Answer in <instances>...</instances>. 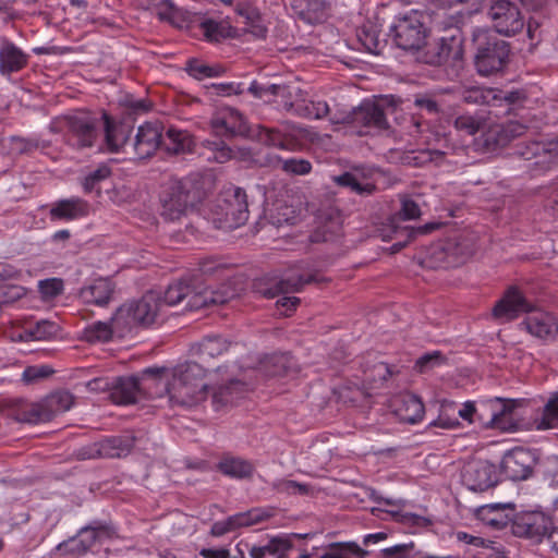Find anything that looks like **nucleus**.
Wrapping results in <instances>:
<instances>
[{
  "label": "nucleus",
  "mask_w": 558,
  "mask_h": 558,
  "mask_svg": "<svg viewBox=\"0 0 558 558\" xmlns=\"http://www.w3.org/2000/svg\"><path fill=\"white\" fill-rule=\"evenodd\" d=\"M339 186L349 187L351 191L360 195H371L375 192L376 186L373 183H361L351 172H344L333 178Z\"/></svg>",
  "instance_id": "09e8293b"
},
{
  "label": "nucleus",
  "mask_w": 558,
  "mask_h": 558,
  "mask_svg": "<svg viewBox=\"0 0 558 558\" xmlns=\"http://www.w3.org/2000/svg\"><path fill=\"white\" fill-rule=\"evenodd\" d=\"M88 203L82 198L73 197L57 202L50 209L51 219L73 220L88 214Z\"/></svg>",
  "instance_id": "7c9ffc66"
},
{
  "label": "nucleus",
  "mask_w": 558,
  "mask_h": 558,
  "mask_svg": "<svg viewBox=\"0 0 558 558\" xmlns=\"http://www.w3.org/2000/svg\"><path fill=\"white\" fill-rule=\"evenodd\" d=\"M114 293V283L108 278L95 279L80 291L81 299L88 304L107 305Z\"/></svg>",
  "instance_id": "a878e982"
},
{
  "label": "nucleus",
  "mask_w": 558,
  "mask_h": 558,
  "mask_svg": "<svg viewBox=\"0 0 558 558\" xmlns=\"http://www.w3.org/2000/svg\"><path fill=\"white\" fill-rule=\"evenodd\" d=\"M117 332L120 336L121 333L113 325V320L111 323L97 322L84 329V339L87 342H107L112 338V335Z\"/></svg>",
  "instance_id": "79ce46f5"
},
{
  "label": "nucleus",
  "mask_w": 558,
  "mask_h": 558,
  "mask_svg": "<svg viewBox=\"0 0 558 558\" xmlns=\"http://www.w3.org/2000/svg\"><path fill=\"white\" fill-rule=\"evenodd\" d=\"M263 165L272 168L280 167L284 172L295 175H304L310 173L312 170V165L306 159L290 158L282 160L276 155H266Z\"/></svg>",
  "instance_id": "4c0bfd02"
},
{
  "label": "nucleus",
  "mask_w": 558,
  "mask_h": 558,
  "mask_svg": "<svg viewBox=\"0 0 558 558\" xmlns=\"http://www.w3.org/2000/svg\"><path fill=\"white\" fill-rule=\"evenodd\" d=\"M420 216L421 209L418 204L409 197H403L400 210L389 219L388 225H390V229L395 233L396 227H400L399 221L416 219Z\"/></svg>",
  "instance_id": "de8ad7c7"
},
{
  "label": "nucleus",
  "mask_w": 558,
  "mask_h": 558,
  "mask_svg": "<svg viewBox=\"0 0 558 558\" xmlns=\"http://www.w3.org/2000/svg\"><path fill=\"white\" fill-rule=\"evenodd\" d=\"M260 521V517L254 511L239 513L228 518L226 521L215 522L211 526L213 536H222L238 527L250 526Z\"/></svg>",
  "instance_id": "72a5a7b5"
},
{
  "label": "nucleus",
  "mask_w": 558,
  "mask_h": 558,
  "mask_svg": "<svg viewBox=\"0 0 558 558\" xmlns=\"http://www.w3.org/2000/svg\"><path fill=\"white\" fill-rule=\"evenodd\" d=\"M194 147L193 136L185 130L169 128L162 134L161 148L168 154L179 155L192 151Z\"/></svg>",
  "instance_id": "c756f323"
},
{
  "label": "nucleus",
  "mask_w": 558,
  "mask_h": 558,
  "mask_svg": "<svg viewBox=\"0 0 558 558\" xmlns=\"http://www.w3.org/2000/svg\"><path fill=\"white\" fill-rule=\"evenodd\" d=\"M463 59V36L459 27H449L433 43L428 44L421 60L434 66H460Z\"/></svg>",
  "instance_id": "423d86ee"
},
{
  "label": "nucleus",
  "mask_w": 558,
  "mask_h": 558,
  "mask_svg": "<svg viewBox=\"0 0 558 558\" xmlns=\"http://www.w3.org/2000/svg\"><path fill=\"white\" fill-rule=\"evenodd\" d=\"M391 33L396 45L403 50H418L426 38V28L416 12L399 17Z\"/></svg>",
  "instance_id": "1a4fd4ad"
},
{
  "label": "nucleus",
  "mask_w": 558,
  "mask_h": 558,
  "mask_svg": "<svg viewBox=\"0 0 558 558\" xmlns=\"http://www.w3.org/2000/svg\"><path fill=\"white\" fill-rule=\"evenodd\" d=\"M393 404L396 414L405 423H417L424 416V404L415 395L400 396L395 400Z\"/></svg>",
  "instance_id": "cd10ccee"
},
{
  "label": "nucleus",
  "mask_w": 558,
  "mask_h": 558,
  "mask_svg": "<svg viewBox=\"0 0 558 558\" xmlns=\"http://www.w3.org/2000/svg\"><path fill=\"white\" fill-rule=\"evenodd\" d=\"M488 15L495 31L505 36H513L524 27V17L518 5L508 0H496L489 8Z\"/></svg>",
  "instance_id": "9b49d317"
},
{
  "label": "nucleus",
  "mask_w": 558,
  "mask_h": 558,
  "mask_svg": "<svg viewBox=\"0 0 558 558\" xmlns=\"http://www.w3.org/2000/svg\"><path fill=\"white\" fill-rule=\"evenodd\" d=\"M230 344L231 343L221 336H208L198 343L197 352L202 361L207 362L227 352Z\"/></svg>",
  "instance_id": "ea45409f"
},
{
  "label": "nucleus",
  "mask_w": 558,
  "mask_h": 558,
  "mask_svg": "<svg viewBox=\"0 0 558 558\" xmlns=\"http://www.w3.org/2000/svg\"><path fill=\"white\" fill-rule=\"evenodd\" d=\"M291 8L300 20L315 25L328 19L330 3L326 0H292Z\"/></svg>",
  "instance_id": "5701e85b"
},
{
  "label": "nucleus",
  "mask_w": 558,
  "mask_h": 558,
  "mask_svg": "<svg viewBox=\"0 0 558 558\" xmlns=\"http://www.w3.org/2000/svg\"><path fill=\"white\" fill-rule=\"evenodd\" d=\"M313 101H307L305 99V95L302 96L300 99H295L294 101H284L282 105V108L287 112H291L298 117L305 118V119H313V109H312Z\"/></svg>",
  "instance_id": "bf43d9fd"
},
{
  "label": "nucleus",
  "mask_w": 558,
  "mask_h": 558,
  "mask_svg": "<svg viewBox=\"0 0 558 558\" xmlns=\"http://www.w3.org/2000/svg\"><path fill=\"white\" fill-rule=\"evenodd\" d=\"M49 418L52 420L57 414L70 410L73 405L74 397L66 390H59L50 393L44 400Z\"/></svg>",
  "instance_id": "a19ab883"
},
{
  "label": "nucleus",
  "mask_w": 558,
  "mask_h": 558,
  "mask_svg": "<svg viewBox=\"0 0 558 558\" xmlns=\"http://www.w3.org/2000/svg\"><path fill=\"white\" fill-rule=\"evenodd\" d=\"M349 554L364 557L367 555V551L355 543L333 544L330 551L325 553L320 558H350Z\"/></svg>",
  "instance_id": "864d4df0"
},
{
  "label": "nucleus",
  "mask_w": 558,
  "mask_h": 558,
  "mask_svg": "<svg viewBox=\"0 0 558 558\" xmlns=\"http://www.w3.org/2000/svg\"><path fill=\"white\" fill-rule=\"evenodd\" d=\"M197 295L198 296H193L192 306L201 310L211 305H222L235 298L236 292L229 284H223L218 290L207 288L199 289V287H197Z\"/></svg>",
  "instance_id": "c85d7f7f"
},
{
  "label": "nucleus",
  "mask_w": 558,
  "mask_h": 558,
  "mask_svg": "<svg viewBox=\"0 0 558 558\" xmlns=\"http://www.w3.org/2000/svg\"><path fill=\"white\" fill-rule=\"evenodd\" d=\"M488 117L482 111L474 113L462 112L454 117L453 128L460 135L474 136L483 131L487 124Z\"/></svg>",
  "instance_id": "2f4dec72"
},
{
  "label": "nucleus",
  "mask_w": 558,
  "mask_h": 558,
  "mask_svg": "<svg viewBox=\"0 0 558 558\" xmlns=\"http://www.w3.org/2000/svg\"><path fill=\"white\" fill-rule=\"evenodd\" d=\"M481 140L484 150L488 153L507 146L502 123L489 125L486 131H483Z\"/></svg>",
  "instance_id": "c03bdc74"
},
{
  "label": "nucleus",
  "mask_w": 558,
  "mask_h": 558,
  "mask_svg": "<svg viewBox=\"0 0 558 558\" xmlns=\"http://www.w3.org/2000/svg\"><path fill=\"white\" fill-rule=\"evenodd\" d=\"M353 126L386 130L388 122L383 107L373 101H363L359 107L353 108Z\"/></svg>",
  "instance_id": "412c9836"
},
{
  "label": "nucleus",
  "mask_w": 558,
  "mask_h": 558,
  "mask_svg": "<svg viewBox=\"0 0 558 558\" xmlns=\"http://www.w3.org/2000/svg\"><path fill=\"white\" fill-rule=\"evenodd\" d=\"M442 226L440 222H427L420 227H396L395 233H404L408 239H414L417 235H425L434 232L435 230L439 229Z\"/></svg>",
  "instance_id": "e2e57ef3"
},
{
  "label": "nucleus",
  "mask_w": 558,
  "mask_h": 558,
  "mask_svg": "<svg viewBox=\"0 0 558 558\" xmlns=\"http://www.w3.org/2000/svg\"><path fill=\"white\" fill-rule=\"evenodd\" d=\"M206 146L213 151V159L219 163H223L231 159L232 150L222 141H207Z\"/></svg>",
  "instance_id": "774afa93"
},
{
  "label": "nucleus",
  "mask_w": 558,
  "mask_h": 558,
  "mask_svg": "<svg viewBox=\"0 0 558 558\" xmlns=\"http://www.w3.org/2000/svg\"><path fill=\"white\" fill-rule=\"evenodd\" d=\"M478 515L487 525L504 529L515 515V505L512 502H496L484 505L478 509Z\"/></svg>",
  "instance_id": "393cba45"
},
{
  "label": "nucleus",
  "mask_w": 558,
  "mask_h": 558,
  "mask_svg": "<svg viewBox=\"0 0 558 558\" xmlns=\"http://www.w3.org/2000/svg\"><path fill=\"white\" fill-rule=\"evenodd\" d=\"M527 316L521 326L534 337L545 339L558 330L553 315L546 312H535V306L515 287H510L504 296L495 304L493 316L501 322H511L523 313H533Z\"/></svg>",
  "instance_id": "f257e3e1"
},
{
  "label": "nucleus",
  "mask_w": 558,
  "mask_h": 558,
  "mask_svg": "<svg viewBox=\"0 0 558 558\" xmlns=\"http://www.w3.org/2000/svg\"><path fill=\"white\" fill-rule=\"evenodd\" d=\"M462 481L469 489L484 492L498 482L496 466L486 460H472L463 468Z\"/></svg>",
  "instance_id": "f3484780"
},
{
  "label": "nucleus",
  "mask_w": 558,
  "mask_h": 558,
  "mask_svg": "<svg viewBox=\"0 0 558 558\" xmlns=\"http://www.w3.org/2000/svg\"><path fill=\"white\" fill-rule=\"evenodd\" d=\"M187 72L196 80L219 75V71L216 68L203 64L197 60H190L187 62Z\"/></svg>",
  "instance_id": "69168bd1"
},
{
  "label": "nucleus",
  "mask_w": 558,
  "mask_h": 558,
  "mask_svg": "<svg viewBox=\"0 0 558 558\" xmlns=\"http://www.w3.org/2000/svg\"><path fill=\"white\" fill-rule=\"evenodd\" d=\"M163 126L160 122H146L137 129L132 147L140 159L151 157L162 144Z\"/></svg>",
  "instance_id": "6ab92c4d"
},
{
  "label": "nucleus",
  "mask_w": 558,
  "mask_h": 558,
  "mask_svg": "<svg viewBox=\"0 0 558 558\" xmlns=\"http://www.w3.org/2000/svg\"><path fill=\"white\" fill-rule=\"evenodd\" d=\"M199 271L204 276L222 278L230 271V266L217 258H204L199 262Z\"/></svg>",
  "instance_id": "4d7b16f0"
},
{
  "label": "nucleus",
  "mask_w": 558,
  "mask_h": 558,
  "mask_svg": "<svg viewBox=\"0 0 558 558\" xmlns=\"http://www.w3.org/2000/svg\"><path fill=\"white\" fill-rule=\"evenodd\" d=\"M473 44L476 50L474 63L481 75L488 76L504 69L510 53L507 41L478 29L473 34Z\"/></svg>",
  "instance_id": "39448f33"
},
{
  "label": "nucleus",
  "mask_w": 558,
  "mask_h": 558,
  "mask_svg": "<svg viewBox=\"0 0 558 558\" xmlns=\"http://www.w3.org/2000/svg\"><path fill=\"white\" fill-rule=\"evenodd\" d=\"M52 373L53 369L47 365L27 366L22 374V381L32 385L49 377Z\"/></svg>",
  "instance_id": "680f3d73"
},
{
  "label": "nucleus",
  "mask_w": 558,
  "mask_h": 558,
  "mask_svg": "<svg viewBox=\"0 0 558 558\" xmlns=\"http://www.w3.org/2000/svg\"><path fill=\"white\" fill-rule=\"evenodd\" d=\"M359 41L371 53L379 54L384 45L379 40L378 31L372 23L364 24L357 29Z\"/></svg>",
  "instance_id": "a18cd8bd"
},
{
  "label": "nucleus",
  "mask_w": 558,
  "mask_h": 558,
  "mask_svg": "<svg viewBox=\"0 0 558 558\" xmlns=\"http://www.w3.org/2000/svg\"><path fill=\"white\" fill-rule=\"evenodd\" d=\"M223 114H226L229 122V133L231 135H244L248 131L247 124L243 116L234 108L225 107Z\"/></svg>",
  "instance_id": "5fc2aeb1"
},
{
  "label": "nucleus",
  "mask_w": 558,
  "mask_h": 558,
  "mask_svg": "<svg viewBox=\"0 0 558 558\" xmlns=\"http://www.w3.org/2000/svg\"><path fill=\"white\" fill-rule=\"evenodd\" d=\"M292 548V542L289 537H275L265 546H254L250 550L252 558H284Z\"/></svg>",
  "instance_id": "e433bc0d"
},
{
  "label": "nucleus",
  "mask_w": 558,
  "mask_h": 558,
  "mask_svg": "<svg viewBox=\"0 0 558 558\" xmlns=\"http://www.w3.org/2000/svg\"><path fill=\"white\" fill-rule=\"evenodd\" d=\"M27 63L28 54L7 38L1 39L0 73L2 75L10 76L12 73L20 72Z\"/></svg>",
  "instance_id": "b1692460"
},
{
  "label": "nucleus",
  "mask_w": 558,
  "mask_h": 558,
  "mask_svg": "<svg viewBox=\"0 0 558 558\" xmlns=\"http://www.w3.org/2000/svg\"><path fill=\"white\" fill-rule=\"evenodd\" d=\"M272 488L279 494L287 495H307L310 486L291 480H279L271 484Z\"/></svg>",
  "instance_id": "13d9d810"
},
{
  "label": "nucleus",
  "mask_w": 558,
  "mask_h": 558,
  "mask_svg": "<svg viewBox=\"0 0 558 558\" xmlns=\"http://www.w3.org/2000/svg\"><path fill=\"white\" fill-rule=\"evenodd\" d=\"M166 367H148L137 376L141 396L147 398H161L168 395L169 383L166 380Z\"/></svg>",
  "instance_id": "aec40b11"
},
{
  "label": "nucleus",
  "mask_w": 558,
  "mask_h": 558,
  "mask_svg": "<svg viewBox=\"0 0 558 558\" xmlns=\"http://www.w3.org/2000/svg\"><path fill=\"white\" fill-rule=\"evenodd\" d=\"M25 289L22 286L1 283L0 284V308L10 305L25 295Z\"/></svg>",
  "instance_id": "052dcab7"
},
{
  "label": "nucleus",
  "mask_w": 558,
  "mask_h": 558,
  "mask_svg": "<svg viewBox=\"0 0 558 558\" xmlns=\"http://www.w3.org/2000/svg\"><path fill=\"white\" fill-rule=\"evenodd\" d=\"M536 465V457L530 449L515 447L507 451L501 460V471L511 481L529 478Z\"/></svg>",
  "instance_id": "2eb2a0df"
},
{
  "label": "nucleus",
  "mask_w": 558,
  "mask_h": 558,
  "mask_svg": "<svg viewBox=\"0 0 558 558\" xmlns=\"http://www.w3.org/2000/svg\"><path fill=\"white\" fill-rule=\"evenodd\" d=\"M206 369L196 362H186L173 369L168 397L173 405L193 407L207 397Z\"/></svg>",
  "instance_id": "7ed1b4c3"
},
{
  "label": "nucleus",
  "mask_w": 558,
  "mask_h": 558,
  "mask_svg": "<svg viewBox=\"0 0 558 558\" xmlns=\"http://www.w3.org/2000/svg\"><path fill=\"white\" fill-rule=\"evenodd\" d=\"M199 29L208 41H220L229 35L228 26L210 19L201 22Z\"/></svg>",
  "instance_id": "3c124183"
},
{
  "label": "nucleus",
  "mask_w": 558,
  "mask_h": 558,
  "mask_svg": "<svg viewBox=\"0 0 558 558\" xmlns=\"http://www.w3.org/2000/svg\"><path fill=\"white\" fill-rule=\"evenodd\" d=\"M242 386V383L239 380H231L229 385L219 387L213 395V400L216 404H228L233 402V391Z\"/></svg>",
  "instance_id": "0e129e2a"
},
{
  "label": "nucleus",
  "mask_w": 558,
  "mask_h": 558,
  "mask_svg": "<svg viewBox=\"0 0 558 558\" xmlns=\"http://www.w3.org/2000/svg\"><path fill=\"white\" fill-rule=\"evenodd\" d=\"M111 174L110 168L107 166H100L96 170L87 174L83 182V189L86 193H90L96 185L107 179Z\"/></svg>",
  "instance_id": "338daca9"
},
{
  "label": "nucleus",
  "mask_w": 558,
  "mask_h": 558,
  "mask_svg": "<svg viewBox=\"0 0 558 558\" xmlns=\"http://www.w3.org/2000/svg\"><path fill=\"white\" fill-rule=\"evenodd\" d=\"M219 207L229 227H240L248 219V204L243 189L231 186L225 190Z\"/></svg>",
  "instance_id": "dca6fc26"
},
{
  "label": "nucleus",
  "mask_w": 558,
  "mask_h": 558,
  "mask_svg": "<svg viewBox=\"0 0 558 558\" xmlns=\"http://www.w3.org/2000/svg\"><path fill=\"white\" fill-rule=\"evenodd\" d=\"M558 426V392L551 395L544 407L543 416L537 425L538 429H548Z\"/></svg>",
  "instance_id": "8fccbe9b"
},
{
  "label": "nucleus",
  "mask_w": 558,
  "mask_h": 558,
  "mask_svg": "<svg viewBox=\"0 0 558 558\" xmlns=\"http://www.w3.org/2000/svg\"><path fill=\"white\" fill-rule=\"evenodd\" d=\"M161 310L160 294L149 291L138 301L120 306L112 316L113 325L121 333L137 325L149 326L156 322Z\"/></svg>",
  "instance_id": "20e7f679"
},
{
  "label": "nucleus",
  "mask_w": 558,
  "mask_h": 558,
  "mask_svg": "<svg viewBox=\"0 0 558 558\" xmlns=\"http://www.w3.org/2000/svg\"><path fill=\"white\" fill-rule=\"evenodd\" d=\"M514 155L533 160V170L544 173L558 165V136L547 141H530L515 146Z\"/></svg>",
  "instance_id": "0eeeda50"
},
{
  "label": "nucleus",
  "mask_w": 558,
  "mask_h": 558,
  "mask_svg": "<svg viewBox=\"0 0 558 558\" xmlns=\"http://www.w3.org/2000/svg\"><path fill=\"white\" fill-rule=\"evenodd\" d=\"M511 530L515 536L541 542L544 537H549L551 520L541 511L515 512Z\"/></svg>",
  "instance_id": "f8f14e48"
},
{
  "label": "nucleus",
  "mask_w": 558,
  "mask_h": 558,
  "mask_svg": "<svg viewBox=\"0 0 558 558\" xmlns=\"http://www.w3.org/2000/svg\"><path fill=\"white\" fill-rule=\"evenodd\" d=\"M105 138L106 144L111 153H118L126 145L130 131L125 125H117L111 122L110 118L105 114Z\"/></svg>",
  "instance_id": "58836bf2"
},
{
  "label": "nucleus",
  "mask_w": 558,
  "mask_h": 558,
  "mask_svg": "<svg viewBox=\"0 0 558 558\" xmlns=\"http://www.w3.org/2000/svg\"><path fill=\"white\" fill-rule=\"evenodd\" d=\"M15 417L19 422L29 424L50 421L44 401L26 404L16 412Z\"/></svg>",
  "instance_id": "37998d69"
},
{
  "label": "nucleus",
  "mask_w": 558,
  "mask_h": 558,
  "mask_svg": "<svg viewBox=\"0 0 558 558\" xmlns=\"http://www.w3.org/2000/svg\"><path fill=\"white\" fill-rule=\"evenodd\" d=\"M102 536L110 537V531L100 523H93L82 527L76 536L60 543L57 549L63 555L78 557L86 554L97 539Z\"/></svg>",
  "instance_id": "4468645a"
},
{
  "label": "nucleus",
  "mask_w": 558,
  "mask_h": 558,
  "mask_svg": "<svg viewBox=\"0 0 558 558\" xmlns=\"http://www.w3.org/2000/svg\"><path fill=\"white\" fill-rule=\"evenodd\" d=\"M473 253L474 242L466 233H454L439 241L433 251L435 258L448 266L464 263Z\"/></svg>",
  "instance_id": "9d476101"
},
{
  "label": "nucleus",
  "mask_w": 558,
  "mask_h": 558,
  "mask_svg": "<svg viewBox=\"0 0 558 558\" xmlns=\"http://www.w3.org/2000/svg\"><path fill=\"white\" fill-rule=\"evenodd\" d=\"M203 197L204 191L196 177L170 179L159 195L160 216L167 221H178L192 211Z\"/></svg>",
  "instance_id": "f03ea898"
},
{
  "label": "nucleus",
  "mask_w": 558,
  "mask_h": 558,
  "mask_svg": "<svg viewBox=\"0 0 558 558\" xmlns=\"http://www.w3.org/2000/svg\"><path fill=\"white\" fill-rule=\"evenodd\" d=\"M444 156V153L436 149H421L410 151L404 160L408 165L413 167H422L428 162L438 160Z\"/></svg>",
  "instance_id": "603ef678"
},
{
  "label": "nucleus",
  "mask_w": 558,
  "mask_h": 558,
  "mask_svg": "<svg viewBox=\"0 0 558 558\" xmlns=\"http://www.w3.org/2000/svg\"><path fill=\"white\" fill-rule=\"evenodd\" d=\"M66 142L74 148L93 147L98 138L97 120L88 113H75L63 119Z\"/></svg>",
  "instance_id": "6e6552de"
},
{
  "label": "nucleus",
  "mask_w": 558,
  "mask_h": 558,
  "mask_svg": "<svg viewBox=\"0 0 558 558\" xmlns=\"http://www.w3.org/2000/svg\"><path fill=\"white\" fill-rule=\"evenodd\" d=\"M497 96L498 89L481 86L463 87L459 92L464 104L474 106H496Z\"/></svg>",
  "instance_id": "473e14b6"
},
{
  "label": "nucleus",
  "mask_w": 558,
  "mask_h": 558,
  "mask_svg": "<svg viewBox=\"0 0 558 558\" xmlns=\"http://www.w3.org/2000/svg\"><path fill=\"white\" fill-rule=\"evenodd\" d=\"M256 137L260 143L267 146L278 147L280 149H290V141L277 129L258 126Z\"/></svg>",
  "instance_id": "49530a36"
},
{
  "label": "nucleus",
  "mask_w": 558,
  "mask_h": 558,
  "mask_svg": "<svg viewBox=\"0 0 558 558\" xmlns=\"http://www.w3.org/2000/svg\"><path fill=\"white\" fill-rule=\"evenodd\" d=\"M134 447V438L117 436L82 447L76 457L80 460L126 457Z\"/></svg>",
  "instance_id": "ddd939ff"
},
{
  "label": "nucleus",
  "mask_w": 558,
  "mask_h": 558,
  "mask_svg": "<svg viewBox=\"0 0 558 558\" xmlns=\"http://www.w3.org/2000/svg\"><path fill=\"white\" fill-rule=\"evenodd\" d=\"M217 470L226 476L241 480L251 477L254 468L251 462L240 457L223 456L217 464Z\"/></svg>",
  "instance_id": "f704fd0d"
},
{
  "label": "nucleus",
  "mask_w": 558,
  "mask_h": 558,
  "mask_svg": "<svg viewBox=\"0 0 558 558\" xmlns=\"http://www.w3.org/2000/svg\"><path fill=\"white\" fill-rule=\"evenodd\" d=\"M326 279L319 272L310 275H301L298 277H290L287 279H274L270 281L260 280L256 282L255 288L258 293L267 299H272L280 293L298 292L302 290L305 284L320 283Z\"/></svg>",
  "instance_id": "a211bd4d"
},
{
  "label": "nucleus",
  "mask_w": 558,
  "mask_h": 558,
  "mask_svg": "<svg viewBox=\"0 0 558 558\" xmlns=\"http://www.w3.org/2000/svg\"><path fill=\"white\" fill-rule=\"evenodd\" d=\"M271 365L274 367L269 373L272 376H287L292 372H296L294 359L290 354H280L271 357Z\"/></svg>",
  "instance_id": "6e6d98bb"
},
{
  "label": "nucleus",
  "mask_w": 558,
  "mask_h": 558,
  "mask_svg": "<svg viewBox=\"0 0 558 558\" xmlns=\"http://www.w3.org/2000/svg\"><path fill=\"white\" fill-rule=\"evenodd\" d=\"M141 396L137 376L119 377L112 384L109 397L117 404H132Z\"/></svg>",
  "instance_id": "bb28decb"
},
{
  "label": "nucleus",
  "mask_w": 558,
  "mask_h": 558,
  "mask_svg": "<svg viewBox=\"0 0 558 558\" xmlns=\"http://www.w3.org/2000/svg\"><path fill=\"white\" fill-rule=\"evenodd\" d=\"M495 403L499 409L492 414L490 426L504 432L515 429V424L510 420V414L519 405L518 400L496 398Z\"/></svg>",
  "instance_id": "c9c22d12"
},
{
  "label": "nucleus",
  "mask_w": 558,
  "mask_h": 558,
  "mask_svg": "<svg viewBox=\"0 0 558 558\" xmlns=\"http://www.w3.org/2000/svg\"><path fill=\"white\" fill-rule=\"evenodd\" d=\"M193 296L197 295V286L194 281L182 279L169 284L161 299L162 307L165 305H182L183 310L197 311L192 306Z\"/></svg>",
  "instance_id": "4be33fe9"
}]
</instances>
